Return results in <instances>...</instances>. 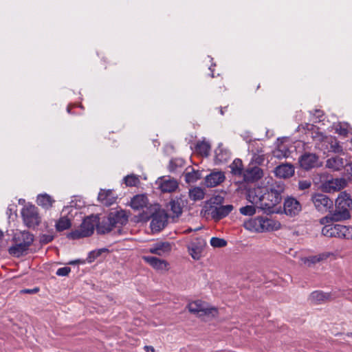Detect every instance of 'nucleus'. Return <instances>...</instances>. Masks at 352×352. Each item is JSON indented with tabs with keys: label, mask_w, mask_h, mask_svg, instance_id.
<instances>
[{
	"label": "nucleus",
	"mask_w": 352,
	"mask_h": 352,
	"mask_svg": "<svg viewBox=\"0 0 352 352\" xmlns=\"http://www.w3.org/2000/svg\"><path fill=\"white\" fill-rule=\"evenodd\" d=\"M38 291V288H34V289H32V293H36Z\"/></svg>",
	"instance_id": "nucleus-57"
},
{
	"label": "nucleus",
	"mask_w": 352,
	"mask_h": 352,
	"mask_svg": "<svg viewBox=\"0 0 352 352\" xmlns=\"http://www.w3.org/2000/svg\"><path fill=\"white\" fill-rule=\"evenodd\" d=\"M214 160L216 164L226 162L230 157V151L224 148L222 144H220L214 151Z\"/></svg>",
	"instance_id": "nucleus-25"
},
{
	"label": "nucleus",
	"mask_w": 352,
	"mask_h": 352,
	"mask_svg": "<svg viewBox=\"0 0 352 352\" xmlns=\"http://www.w3.org/2000/svg\"><path fill=\"white\" fill-rule=\"evenodd\" d=\"M333 221H336L333 218V214L331 217L326 216V217L321 218L320 219V223L322 225L326 226V225H329V224H332L331 222Z\"/></svg>",
	"instance_id": "nucleus-48"
},
{
	"label": "nucleus",
	"mask_w": 352,
	"mask_h": 352,
	"mask_svg": "<svg viewBox=\"0 0 352 352\" xmlns=\"http://www.w3.org/2000/svg\"><path fill=\"white\" fill-rule=\"evenodd\" d=\"M195 151L201 155L207 157L210 151V144L206 141L198 142L195 146Z\"/></svg>",
	"instance_id": "nucleus-32"
},
{
	"label": "nucleus",
	"mask_w": 352,
	"mask_h": 352,
	"mask_svg": "<svg viewBox=\"0 0 352 352\" xmlns=\"http://www.w3.org/2000/svg\"><path fill=\"white\" fill-rule=\"evenodd\" d=\"M201 177V174L199 171H195L192 169L191 171L187 172L185 174V179L188 183H192L198 180Z\"/></svg>",
	"instance_id": "nucleus-41"
},
{
	"label": "nucleus",
	"mask_w": 352,
	"mask_h": 352,
	"mask_svg": "<svg viewBox=\"0 0 352 352\" xmlns=\"http://www.w3.org/2000/svg\"><path fill=\"white\" fill-rule=\"evenodd\" d=\"M336 209L333 218L339 221L350 218L349 210L352 208V199L346 192H342L338 195L335 203Z\"/></svg>",
	"instance_id": "nucleus-4"
},
{
	"label": "nucleus",
	"mask_w": 352,
	"mask_h": 352,
	"mask_svg": "<svg viewBox=\"0 0 352 352\" xmlns=\"http://www.w3.org/2000/svg\"><path fill=\"white\" fill-rule=\"evenodd\" d=\"M224 173L221 171L212 172L206 177L205 182L207 187H214L225 180Z\"/></svg>",
	"instance_id": "nucleus-19"
},
{
	"label": "nucleus",
	"mask_w": 352,
	"mask_h": 352,
	"mask_svg": "<svg viewBox=\"0 0 352 352\" xmlns=\"http://www.w3.org/2000/svg\"><path fill=\"white\" fill-rule=\"evenodd\" d=\"M80 263V260H74V261H71L68 263V264L69 265H75V264H77V263Z\"/></svg>",
	"instance_id": "nucleus-54"
},
{
	"label": "nucleus",
	"mask_w": 352,
	"mask_h": 352,
	"mask_svg": "<svg viewBox=\"0 0 352 352\" xmlns=\"http://www.w3.org/2000/svg\"><path fill=\"white\" fill-rule=\"evenodd\" d=\"M3 236V232L0 230V238Z\"/></svg>",
	"instance_id": "nucleus-61"
},
{
	"label": "nucleus",
	"mask_w": 352,
	"mask_h": 352,
	"mask_svg": "<svg viewBox=\"0 0 352 352\" xmlns=\"http://www.w3.org/2000/svg\"><path fill=\"white\" fill-rule=\"evenodd\" d=\"M99 254H100L99 252H91L89 253V257H91V256H93V257L95 258V257L98 256Z\"/></svg>",
	"instance_id": "nucleus-53"
},
{
	"label": "nucleus",
	"mask_w": 352,
	"mask_h": 352,
	"mask_svg": "<svg viewBox=\"0 0 352 352\" xmlns=\"http://www.w3.org/2000/svg\"><path fill=\"white\" fill-rule=\"evenodd\" d=\"M244 228L254 232H263L267 231L276 230L280 228V223L263 217H257L245 221L243 223Z\"/></svg>",
	"instance_id": "nucleus-3"
},
{
	"label": "nucleus",
	"mask_w": 352,
	"mask_h": 352,
	"mask_svg": "<svg viewBox=\"0 0 352 352\" xmlns=\"http://www.w3.org/2000/svg\"><path fill=\"white\" fill-rule=\"evenodd\" d=\"M71 272V268L69 267H63L58 268L56 272V274L58 276H66Z\"/></svg>",
	"instance_id": "nucleus-46"
},
{
	"label": "nucleus",
	"mask_w": 352,
	"mask_h": 352,
	"mask_svg": "<svg viewBox=\"0 0 352 352\" xmlns=\"http://www.w3.org/2000/svg\"><path fill=\"white\" fill-rule=\"evenodd\" d=\"M336 224H329L324 226L322 229V234L327 237H334Z\"/></svg>",
	"instance_id": "nucleus-38"
},
{
	"label": "nucleus",
	"mask_w": 352,
	"mask_h": 352,
	"mask_svg": "<svg viewBox=\"0 0 352 352\" xmlns=\"http://www.w3.org/2000/svg\"><path fill=\"white\" fill-rule=\"evenodd\" d=\"M156 183L163 192H172L178 188L177 180L169 176L159 178Z\"/></svg>",
	"instance_id": "nucleus-15"
},
{
	"label": "nucleus",
	"mask_w": 352,
	"mask_h": 352,
	"mask_svg": "<svg viewBox=\"0 0 352 352\" xmlns=\"http://www.w3.org/2000/svg\"><path fill=\"white\" fill-rule=\"evenodd\" d=\"M204 191L200 187H195L189 191V197L193 201H199L204 198Z\"/></svg>",
	"instance_id": "nucleus-35"
},
{
	"label": "nucleus",
	"mask_w": 352,
	"mask_h": 352,
	"mask_svg": "<svg viewBox=\"0 0 352 352\" xmlns=\"http://www.w3.org/2000/svg\"><path fill=\"white\" fill-rule=\"evenodd\" d=\"M311 201L316 209L320 212H327L333 208V202L326 195L316 193L311 196Z\"/></svg>",
	"instance_id": "nucleus-8"
},
{
	"label": "nucleus",
	"mask_w": 352,
	"mask_h": 352,
	"mask_svg": "<svg viewBox=\"0 0 352 352\" xmlns=\"http://www.w3.org/2000/svg\"><path fill=\"white\" fill-rule=\"evenodd\" d=\"M173 164H174V162H173V160H171V161H170V170H175V169H173V168H172V166H173Z\"/></svg>",
	"instance_id": "nucleus-56"
},
{
	"label": "nucleus",
	"mask_w": 352,
	"mask_h": 352,
	"mask_svg": "<svg viewBox=\"0 0 352 352\" xmlns=\"http://www.w3.org/2000/svg\"><path fill=\"white\" fill-rule=\"evenodd\" d=\"M71 226V222L67 217L60 218L56 223V228L58 231H63L68 229Z\"/></svg>",
	"instance_id": "nucleus-39"
},
{
	"label": "nucleus",
	"mask_w": 352,
	"mask_h": 352,
	"mask_svg": "<svg viewBox=\"0 0 352 352\" xmlns=\"http://www.w3.org/2000/svg\"><path fill=\"white\" fill-rule=\"evenodd\" d=\"M248 200L252 204L258 206L265 213H276L278 212L277 206L281 201V196L276 190L267 191L260 197L253 195V192L248 195Z\"/></svg>",
	"instance_id": "nucleus-1"
},
{
	"label": "nucleus",
	"mask_w": 352,
	"mask_h": 352,
	"mask_svg": "<svg viewBox=\"0 0 352 352\" xmlns=\"http://www.w3.org/2000/svg\"><path fill=\"white\" fill-rule=\"evenodd\" d=\"M124 181L127 186H135L140 182L139 177L133 174L128 175L124 177Z\"/></svg>",
	"instance_id": "nucleus-42"
},
{
	"label": "nucleus",
	"mask_w": 352,
	"mask_h": 352,
	"mask_svg": "<svg viewBox=\"0 0 352 352\" xmlns=\"http://www.w3.org/2000/svg\"><path fill=\"white\" fill-rule=\"evenodd\" d=\"M13 243H21L30 248L34 241V235L28 231L16 232L12 238Z\"/></svg>",
	"instance_id": "nucleus-18"
},
{
	"label": "nucleus",
	"mask_w": 352,
	"mask_h": 352,
	"mask_svg": "<svg viewBox=\"0 0 352 352\" xmlns=\"http://www.w3.org/2000/svg\"><path fill=\"white\" fill-rule=\"evenodd\" d=\"M67 111L68 113H70V107H67Z\"/></svg>",
	"instance_id": "nucleus-60"
},
{
	"label": "nucleus",
	"mask_w": 352,
	"mask_h": 352,
	"mask_svg": "<svg viewBox=\"0 0 352 352\" xmlns=\"http://www.w3.org/2000/svg\"><path fill=\"white\" fill-rule=\"evenodd\" d=\"M263 175V170L257 166H249L243 171V179L247 182H252L260 179Z\"/></svg>",
	"instance_id": "nucleus-16"
},
{
	"label": "nucleus",
	"mask_w": 352,
	"mask_h": 352,
	"mask_svg": "<svg viewBox=\"0 0 352 352\" xmlns=\"http://www.w3.org/2000/svg\"><path fill=\"white\" fill-rule=\"evenodd\" d=\"M309 300L315 304H320L331 299V294L322 291L313 292L309 296Z\"/></svg>",
	"instance_id": "nucleus-26"
},
{
	"label": "nucleus",
	"mask_w": 352,
	"mask_h": 352,
	"mask_svg": "<svg viewBox=\"0 0 352 352\" xmlns=\"http://www.w3.org/2000/svg\"><path fill=\"white\" fill-rule=\"evenodd\" d=\"M351 336L352 337V333H351Z\"/></svg>",
	"instance_id": "nucleus-63"
},
{
	"label": "nucleus",
	"mask_w": 352,
	"mask_h": 352,
	"mask_svg": "<svg viewBox=\"0 0 352 352\" xmlns=\"http://www.w3.org/2000/svg\"><path fill=\"white\" fill-rule=\"evenodd\" d=\"M314 116H316L317 118L320 119V118L322 116V112L320 110H315V113H314Z\"/></svg>",
	"instance_id": "nucleus-51"
},
{
	"label": "nucleus",
	"mask_w": 352,
	"mask_h": 352,
	"mask_svg": "<svg viewBox=\"0 0 352 352\" xmlns=\"http://www.w3.org/2000/svg\"><path fill=\"white\" fill-rule=\"evenodd\" d=\"M28 249L29 248L22 245L21 243H14V244L9 248L8 252L11 256L19 258L25 254Z\"/></svg>",
	"instance_id": "nucleus-27"
},
{
	"label": "nucleus",
	"mask_w": 352,
	"mask_h": 352,
	"mask_svg": "<svg viewBox=\"0 0 352 352\" xmlns=\"http://www.w3.org/2000/svg\"><path fill=\"white\" fill-rule=\"evenodd\" d=\"M274 173L278 177L289 178L294 175V168L291 164H283L276 167Z\"/></svg>",
	"instance_id": "nucleus-21"
},
{
	"label": "nucleus",
	"mask_w": 352,
	"mask_h": 352,
	"mask_svg": "<svg viewBox=\"0 0 352 352\" xmlns=\"http://www.w3.org/2000/svg\"><path fill=\"white\" fill-rule=\"evenodd\" d=\"M21 215L24 223L28 228H34L41 222V217L35 206H25L21 211Z\"/></svg>",
	"instance_id": "nucleus-6"
},
{
	"label": "nucleus",
	"mask_w": 352,
	"mask_h": 352,
	"mask_svg": "<svg viewBox=\"0 0 352 352\" xmlns=\"http://www.w3.org/2000/svg\"><path fill=\"white\" fill-rule=\"evenodd\" d=\"M84 206V202L78 197H74L69 202V205L64 206L63 212H67L69 208H80Z\"/></svg>",
	"instance_id": "nucleus-37"
},
{
	"label": "nucleus",
	"mask_w": 352,
	"mask_h": 352,
	"mask_svg": "<svg viewBox=\"0 0 352 352\" xmlns=\"http://www.w3.org/2000/svg\"><path fill=\"white\" fill-rule=\"evenodd\" d=\"M336 132L342 136L346 137L349 133V124L347 123H338L335 126Z\"/></svg>",
	"instance_id": "nucleus-40"
},
{
	"label": "nucleus",
	"mask_w": 352,
	"mask_h": 352,
	"mask_svg": "<svg viewBox=\"0 0 352 352\" xmlns=\"http://www.w3.org/2000/svg\"><path fill=\"white\" fill-rule=\"evenodd\" d=\"M300 166L305 170H310L320 166L318 156L315 153H305L299 158Z\"/></svg>",
	"instance_id": "nucleus-11"
},
{
	"label": "nucleus",
	"mask_w": 352,
	"mask_h": 352,
	"mask_svg": "<svg viewBox=\"0 0 352 352\" xmlns=\"http://www.w3.org/2000/svg\"><path fill=\"white\" fill-rule=\"evenodd\" d=\"M311 136L315 143L316 148L320 150L324 153H327L330 145V140H329V138H332L333 136L326 135L318 131L311 132Z\"/></svg>",
	"instance_id": "nucleus-9"
},
{
	"label": "nucleus",
	"mask_w": 352,
	"mask_h": 352,
	"mask_svg": "<svg viewBox=\"0 0 352 352\" xmlns=\"http://www.w3.org/2000/svg\"><path fill=\"white\" fill-rule=\"evenodd\" d=\"M117 197L113 194L111 190H102L98 194V199L103 205L110 206L114 204Z\"/></svg>",
	"instance_id": "nucleus-23"
},
{
	"label": "nucleus",
	"mask_w": 352,
	"mask_h": 352,
	"mask_svg": "<svg viewBox=\"0 0 352 352\" xmlns=\"http://www.w3.org/2000/svg\"><path fill=\"white\" fill-rule=\"evenodd\" d=\"M349 166H350V168H351V175H352V162L350 164V165H349Z\"/></svg>",
	"instance_id": "nucleus-59"
},
{
	"label": "nucleus",
	"mask_w": 352,
	"mask_h": 352,
	"mask_svg": "<svg viewBox=\"0 0 352 352\" xmlns=\"http://www.w3.org/2000/svg\"><path fill=\"white\" fill-rule=\"evenodd\" d=\"M302 210L300 202L294 197H288L284 201V212L287 216L294 217Z\"/></svg>",
	"instance_id": "nucleus-14"
},
{
	"label": "nucleus",
	"mask_w": 352,
	"mask_h": 352,
	"mask_svg": "<svg viewBox=\"0 0 352 352\" xmlns=\"http://www.w3.org/2000/svg\"><path fill=\"white\" fill-rule=\"evenodd\" d=\"M171 250V245L168 242H158L154 243L148 250V252L159 256H163Z\"/></svg>",
	"instance_id": "nucleus-20"
},
{
	"label": "nucleus",
	"mask_w": 352,
	"mask_h": 352,
	"mask_svg": "<svg viewBox=\"0 0 352 352\" xmlns=\"http://www.w3.org/2000/svg\"><path fill=\"white\" fill-rule=\"evenodd\" d=\"M239 212L245 216H252L256 213V207L253 205H248L240 208Z\"/></svg>",
	"instance_id": "nucleus-44"
},
{
	"label": "nucleus",
	"mask_w": 352,
	"mask_h": 352,
	"mask_svg": "<svg viewBox=\"0 0 352 352\" xmlns=\"http://www.w3.org/2000/svg\"><path fill=\"white\" fill-rule=\"evenodd\" d=\"M97 222L98 217L96 216L91 215L86 217L82 222L79 229L69 234V238L78 239L91 236L94 233Z\"/></svg>",
	"instance_id": "nucleus-5"
},
{
	"label": "nucleus",
	"mask_w": 352,
	"mask_h": 352,
	"mask_svg": "<svg viewBox=\"0 0 352 352\" xmlns=\"http://www.w3.org/2000/svg\"><path fill=\"white\" fill-rule=\"evenodd\" d=\"M168 216L164 210H159L152 215L151 228L153 232H160L166 225Z\"/></svg>",
	"instance_id": "nucleus-12"
},
{
	"label": "nucleus",
	"mask_w": 352,
	"mask_h": 352,
	"mask_svg": "<svg viewBox=\"0 0 352 352\" xmlns=\"http://www.w3.org/2000/svg\"><path fill=\"white\" fill-rule=\"evenodd\" d=\"M206 245V241L202 238H196L192 240L188 245L189 254L195 260H199L201 257V254Z\"/></svg>",
	"instance_id": "nucleus-10"
},
{
	"label": "nucleus",
	"mask_w": 352,
	"mask_h": 352,
	"mask_svg": "<svg viewBox=\"0 0 352 352\" xmlns=\"http://www.w3.org/2000/svg\"><path fill=\"white\" fill-rule=\"evenodd\" d=\"M191 231H192V229H188V230H187L186 232H191Z\"/></svg>",
	"instance_id": "nucleus-62"
},
{
	"label": "nucleus",
	"mask_w": 352,
	"mask_h": 352,
	"mask_svg": "<svg viewBox=\"0 0 352 352\" xmlns=\"http://www.w3.org/2000/svg\"><path fill=\"white\" fill-rule=\"evenodd\" d=\"M128 222V216L124 210L114 211L109 213L106 219H103L97 225V232L106 234L115 227L120 228Z\"/></svg>",
	"instance_id": "nucleus-2"
},
{
	"label": "nucleus",
	"mask_w": 352,
	"mask_h": 352,
	"mask_svg": "<svg viewBox=\"0 0 352 352\" xmlns=\"http://www.w3.org/2000/svg\"><path fill=\"white\" fill-rule=\"evenodd\" d=\"M210 243L213 248H223L226 246L227 241L223 239L212 237L210 239Z\"/></svg>",
	"instance_id": "nucleus-45"
},
{
	"label": "nucleus",
	"mask_w": 352,
	"mask_h": 352,
	"mask_svg": "<svg viewBox=\"0 0 352 352\" xmlns=\"http://www.w3.org/2000/svg\"><path fill=\"white\" fill-rule=\"evenodd\" d=\"M184 202L181 198L171 199L168 204V208L175 217H179L182 213Z\"/></svg>",
	"instance_id": "nucleus-29"
},
{
	"label": "nucleus",
	"mask_w": 352,
	"mask_h": 352,
	"mask_svg": "<svg viewBox=\"0 0 352 352\" xmlns=\"http://www.w3.org/2000/svg\"><path fill=\"white\" fill-rule=\"evenodd\" d=\"M147 197L144 195H137L131 201V206L135 210H140L146 206Z\"/></svg>",
	"instance_id": "nucleus-31"
},
{
	"label": "nucleus",
	"mask_w": 352,
	"mask_h": 352,
	"mask_svg": "<svg viewBox=\"0 0 352 352\" xmlns=\"http://www.w3.org/2000/svg\"><path fill=\"white\" fill-rule=\"evenodd\" d=\"M311 186V182L309 181H300L298 183V187L300 190L308 189Z\"/></svg>",
	"instance_id": "nucleus-49"
},
{
	"label": "nucleus",
	"mask_w": 352,
	"mask_h": 352,
	"mask_svg": "<svg viewBox=\"0 0 352 352\" xmlns=\"http://www.w3.org/2000/svg\"><path fill=\"white\" fill-rule=\"evenodd\" d=\"M332 254L330 252H324L322 254H320L318 256H313L308 258H305L303 259V262L305 264H307L308 265H310L311 264L316 263L317 262H319L320 261L324 260L329 257Z\"/></svg>",
	"instance_id": "nucleus-33"
},
{
	"label": "nucleus",
	"mask_w": 352,
	"mask_h": 352,
	"mask_svg": "<svg viewBox=\"0 0 352 352\" xmlns=\"http://www.w3.org/2000/svg\"><path fill=\"white\" fill-rule=\"evenodd\" d=\"M233 210L231 204L212 207L210 210V214L214 220H220L228 216Z\"/></svg>",
	"instance_id": "nucleus-17"
},
{
	"label": "nucleus",
	"mask_w": 352,
	"mask_h": 352,
	"mask_svg": "<svg viewBox=\"0 0 352 352\" xmlns=\"http://www.w3.org/2000/svg\"><path fill=\"white\" fill-rule=\"evenodd\" d=\"M230 168L232 174L235 175H243V163L240 159H235L230 164Z\"/></svg>",
	"instance_id": "nucleus-34"
},
{
	"label": "nucleus",
	"mask_w": 352,
	"mask_h": 352,
	"mask_svg": "<svg viewBox=\"0 0 352 352\" xmlns=\"http://www.w3.org/2000/svg\"><path fill=\"white\" fill-rule=\"evenodd\" d=\"M144 350L146 351H151V352H154L155 351V349L152 346H144Z\"/></svg>",
	"instance_id": "nucleus-52"
},
{
	"label": "nucleus",
	"mask_w": 352,
	"mask_h": 352,
	"mask_svg": "<svg viewBox=\"0 0 352 352\" xmlns=\"http://www.w3.org/2000/svg\"><path fill=\"white\" fill-rule=\"evenodd\" d=\"M220 113L221 115H223L224 114V112H223V108H221L220 109Z\"/></svg>",
	"instance_id": "nucleus-58"
},
{
	"label": "nucleus",
	"mask_w": 352,
	"mask_h": 352,
	"mask_svg": "<svg viewBox=\"0 0 352 352\" xmlns=\"http://www.w3.org/2000/svg\"><path fill=\"white\" fill-rule=\"evenodd\" d=\"M53 239V236L52 235L44 234L41 236V241L45 243H47L52 241Z\"/></svg>",
	"instance_id": "nucleus-50"
},
{
	"label": "nucleus",
	"mask_w": 352,
	"mask_h": 352,
	"mask_svg": "<svg viewBox=\"0 0 352 352\" xmlns=\"http://www.w3.org/2000/svg\"><path fill=\"white\" fill-rule=\"evenodd\" d=\"M264 160H265L264 155L256 154V153L254 154L252 159V162H254L256 164H258V165L263 164Z\"/></svg>",
	"instance_id": "nucleus-47"
},
{
	"label": "nucleus",
	"mask_w": 352,
	"mask_h": 352,
	"mask_svg": "<svg viewBox=\"0 0 352 352\" xmlns=\"http://www.w3.org/2000/svg\"><path fill=\"white\" fill-rule=\"evenodd\" d=\"M344 166L343 159L338 156L331 157L326 162V166L333 170H340Z\"/></svg>",
	"instance_id": "nucleus-30"
},
{
	"label": "nucleus",
	"mask_w": 352,
	"mask_h": 352,
	"mask_svg": "<svg viewBox=\"0 0 352 352\" xmlns=\"http://www.w3.org/2000/svg\"><path fill=\"white\" fill-rule=\"evenodd\" d=\"M329 140H330V145L327 152H332L335 153H342V146L336 138L332 137V138H329Z\"/></svg>",
	"instance_id": "nucleus-36"
},
{
	"label": "nucleus",
	"mask_w": 352,
	"mask_h": 352,
	"mask_svg": "<svg viewBox=\"0 0 352 352\" xmlns=\"http://www.w3.org/2000/svg\"><path fill=\"white\" fill-rule=\"evenodd\" d=\"M334 237L342 239L352 240V227L336 224Z\"/></svg>",
	"instance_id": "nucleus-22"
},
{
	"label": "nucleus",
	"mask_w": 352,
	"mask_h": 352,
	"mask_svg": "<svg viewBox=\"0 0 352 352\" xmlns=\"http://www.w3.org/2000/svg\"><path fill=\"white\" fill-rule=\"evenodd\" d=\"M289 151L285 146H280L274 151L273 155L276 158L287 157L289 155Z\"/></svg>",
	"instance_id": "nucleus-43"
},
{
	"label": "nucleus",
	"mask_w": 352,
	"mask_h": 352,
	"mask_svg": "<svg viewBox=\"0 0 352 352\" xmlns=\"http://www.w3.org/2000/svg\"><path fill=\"white\" fill-rule=\"evenodd\" d=\"M143 259L154 269L157 270H166L168 267V263L160 259L155 256H144Z\"/></svg>",
	"instance_id": "nucleus-24"
},
{
	"label": "nucleus",
	"mask_w": 352,
	"mask_h": 352,
	"mask_svg": "<svg viewBox=\"0 0 352 352\" xmlns=\"http://www.w3.org/2000/svg\"><path fill=\"white\" fill-rule=\"evenodd\" d=\"M188 311L199 316H215L217 309L215 307H209L207 304L200 300L192 301L188 305Z\"/></svg>",
	"instance_id": "nucleus-7"
},
{
	"label": "nucleus",
	"mask_w": 352,
	"mask_h": 352,
	"mask_svg": "<svg viewBox=\"0 0 352 352\" xmlns=\"http://www.w3.org/2000/svg\"><path fill=\"white\" fill-rule=\"evenodd\" d=\"M23 293H25V294H28V293H32V289H23L21 291Z\"/></svg>",
	"instance_id": "nucleus-55"
},
{
	"label": "nucleus",
	"mask_w": 352,
	"mask_h": 352,
	"mask_svg": "<svg viewBox=\"0 0 352 352\" xmlns=\"http://www.w3.org/2000/svg\"><path fill=\"white\" fill-rule=\"evenodd\" d=\"M54 202L55 200L47 193L40 194L36 198L37 204L45 209L50 208Z\"/></svg>",
	"instance_id": "nucleus-28"
},
{
	"label": "nucleus",
	"mask_w": 352,
	"mask_h": 352,
	"mask_svg": "<svg viewBox=\"0 0 352 352\" xmlns=\"http://www.w3.org/2000/svg\"><path fill=\"white\" fill-rule=\"evenodd\" d=\"M346 185V182L343 178H335L325 181L321 185L322 189L326 192H333L340 190Z\"/></svg>",
	"instance_id": "nucleus-13"
}]
</instances>
